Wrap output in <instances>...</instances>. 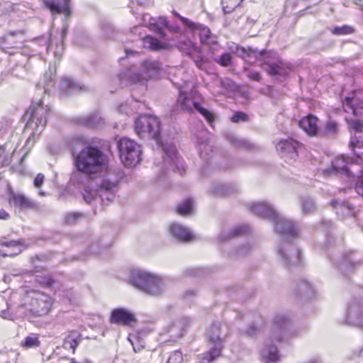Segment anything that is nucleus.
Instances as JSON below:
<instances>
[{
  "mask_svg": "<svg viewBox=\"0 0 363 363\" xmlns=\"http://www.w3.org/2000/svg\"><path fill=\"white\" fill-rule=\"evenodd\" d=\"M73 164L77 172L91 178L101 173L108 167L107 156L99 148L88 145L79 152L72 150Z\"/></svg>",
  "mask_w": 363,
  "mask_h": 363,
  "instance_id": "nucleus-1",
  "label": "nucleus"
},
{
  "mask_svg": "<svg viewBox=\"0 0 363 363\" xmlns=\"http://www.w3.org/2000/svg\"><path fill=\"white\" fill-rule=\"evenodd\" d=\"M45 95L38 101L34 102L26 113L28 121L24 130L30 131V136L26 141V146H33L36 136L44 130L47 123V117L50 111L48 105L44 104Z\"/></svg>",
  "mask_w": 363,
  "mask_h": 363,
  "instance_id": "nucleus-2",
  "label": "nucleus"
},
{
  "mask_svg": "<svg viewBox=\"0 0 363 363\" xmlns=\"http://www.w3.org/2000/svg\"><path fill=\"white\" fill-rule=\"evenodd\" d=\"M228 325L220 322L213 323L206 334L209 350L199 355L200 363H211L221 355L223 343L229 335Z\"/></svg>",
  "mask_w": 363,
  "mask_h": 363,
  "instance_id": "nucleus-3",
  "label": "nucleus"
},
{
  "mask_svg": "<svg viewBox=\"0 0 363 363\" xmlns=\"http://www.w3.org/2000/svg\"><path fill=\"white\" fill-rule=\"evenodd\" d=\"M130 281L135 288L152 296L162 295L167 287L162 277L141 269L132 272Z\"/></svg>",
  "mask_w": 363,
  "mask_h": 363,
  "instance_id": "nucleus-4",
  "label": "nucleus"
},
{
  "mask_svg": "<svg viewBox=\"0 0 363 363\" xmlns=\"http://www.w3.org/2000/svg\"><path fill=\"white\" fill-rule=\"evenodd\" d=\"M173 13L182 22L189 32L199 35L202 44L208 45L212 50H217L218 49L220 45L216 37L212 35L207 26L194 23L189 18L182 16L176 11H174Z\"/></svg>",
  "mask_w": 363,
  "mask_h": 363,
  "instance_id": "nucleus-5",
  "label": "nucleus"
},
{
  "mask_svg": "<svg viewBox=\"0 0 363 363\" xmlns=\"http://www.w3.org/2000/svg\"><path fill=\"white\" fill-rule=\"evenodd\" d=\"M118 148L121 160L125 167H134L140 162L141 147L134 140L123 138L118 143Z\"/></svg>",
  "mask_w": 363,
  "mask_h": 363,
  "instance_id": "nucleus-6",
  "label": "nucleus"
},
{
  "mask_svg": "<svg viewBox=\"0 0 363 363\" xmlns=\"http://www.w3.org/2000/svg\"><path fill=\"white\" fill-rule=\"evenodd\" d=\"M135 132L137 135L144 138L150 137L159 142L160 134V121L156 116L143 115L135 120Z\"/></svg>",
  "mask_w": 363,
  "mask_h": 363,
  "instance_id": "nucleus-7",
  "label": "nucleus"
},
{
  "mask_svg": "<svg viewBox=\"0 0 363 363\" xmlns=\"http://www.w3.org/2000/svg\"><path fill=\"white\" fill-rule=\"evenodd\" d=\"M162 72V65L158 61L145 60L141 66L140 72H128V76L133 84L145 85L148 79H156Z\"/></svg>",
  "mask_w": 363,
  "mask_h": 363,
  "instance_id": "nucleus-8",
  "label": "nucleus"
},
{
  "mask_svg": "<svg viewBox=\"0 0 363 363\" xmlns=\"http://www.w3.org/2000/svg\"><path fill=\"white\" fill-rule=\"evenodd\" d=\"M117 188L116 181H111L108 178H105L102 180L100 186H99L96 192L90 190H84L83 193V198L84 201L89 203L98 195L101 201L105 203L111 202L115 198L116 189Z\"/></svg>",
  "mask_w": 363,
  "mask_h": 363,
  "instance_id": "nucleus-9",
  "label": "nucleus"
},
{
  "mask_svg": "<svg viewBox=\"0 0 363 363\" xmlns=\"http://www.w3.org/2000/svg\"><path fill=\"white\" fill-rule=\"evenodd\" d=\"M162 149L165 154L163 165L161 167L162 174H164L166 171L171 168L173 172H177L182 175L185 172V165L183 160L178 156L175 146L172 144L162 145Z\"/></svg>",
  "mask_w": 363,
  "mask_h": 363,
  "instance_id": "nucleus-10",
  "label": "nucleus"
},
{
  "mask_svg": "<svg viewBox=\"0 0 363 363\" xmlns=\"http://www.w3.org/2000/svg\"><path fill=\"white\" fill-rule=\"evenodd\" d=\"M277 252L281 262L286 267L298 266L301 264L302 258L300 250L289 242H283L277 246Z\"/></svg>",
  "mask_w": 363,
  "mask_h": 363,
  "instance_id": "nucleus-11",
  "label": "nucleus"
},
{
  "mask_svg": "<svg viewBox=\"0 0 363 363\" xmlns=\"http://www.w3.org/2000/svg\"><path fill=\"white\" fill-rule=\"evenodd\" d=\"M357 164L354 158H350L345 155H340L335 158L332 162V168L327 169L323 171L325 176H330L333 174H342L347 176L354 177L355 174L352 172V169L348 165H354Z\"/></svg>",
  "mask_w": 363,
  "mask_h": 363,
  "instance_id": "nucleus-12",
  "label": "nucleus"
},
{
  "mask_svg": "<svg viewBox=\"0 0 363 363\" xmlns=\"http://www.w3.org/2000/svg\"><path fill=\"white\" fill-rule=\"evenodd\" d=\"M342 106L346 112L363 117V89L355 91L352 97H346Z\"/></svg>",
  "mask_w": 363,
  "mask_h": 363,
  "instance_id": "nucleus-13",
  "label": "nucleus"
},
{
  "mask_svg": "<svg viewBox=\"0 0 363 363\" xmlns=\"http://www.w3.org/2000/svg\"><path fill=\"white\" fill-rule=\"evenodd\" d=\"M300 146V143L298 141L289 138L279 141L277 144L276 148L282 157L290 162L291 160H294L298 156V150Z\"/></svg>",
  "mask_w": 363,
  "mask_h": 363,
  "instance_id": "nucleus-14",
  "label": "nucleus"
},
{
  "mask_svg": "<svg viewBox=\"0 0 363 363\" xmlns=\"http://www.w3.org/2000/svg\"><path fill=\"white\" fill-rule=\"evenodd\" d=\"M272 221L274 223L276 231L284 238H293L298 233V227L293 222L280 216L279 213Z\"/></svg>",
  "mask_w": 363,
  "mask_h": 363,
  "instance_id": "nucleus-15",
  "label": "nucleus"
},
{
  "mask_svg": "<svg viewBox=\"0 0 363 363\" xmlns=\"http://www.w3.org/2000/svg\"><path fill=\"white\" fill-rule=\"evenodd\" d=\"M290 320L286 315L280 314L277 315L272 324V337L277 342L283 341L284 336L288 333Z\"/></svg>",
  "mask_w": 363,
  "mask_h": 363,
  "instance_id": "nucleus-16",
  "label": "nucleus"
},
{
  "mask_svg": "<svg viewBox=\"0 0 363 363\" xmlns=\"http://www.w3.org/2000/svg\"><path fill=\"white\" fill-rule=\"evenodd\" d=\"M24 240H4L0 242V256L13 257L20 254L26 248Z\"/></svg>",
  "mask_w": 363,
  "mask_h": 363,
  "instance_id": "nucleus-17",
  "label": "nucleus"
},
{
  "mask_svg": "<svg viewBox=\"0 0 363 363\" xmlns=\"http://www.w3.org/2000/svg\"><path fill=\"white\" fill-rule=\"evenodd\" d=\"M136 321L135 315L128 309L118 308L113 309L110 317V322L123 326H130Z\"/></svg>",
  "mask_w": 363,
  "mask_h": 363,
  "instance_id": "nucleus-18",
  "label": "nucleus"
},
{
  "mask_svg": "<svg viewBox=\"0 0 363 363\" xmlns=\"http://www.w3.org/2000/svg\"><path fill=\"white\" fill-rule=\"evenodd\" d=\"M52 303V298L49 296L41 293L35 294L32 301L31 311L35 315L46 314L50 311Z\"/></svg>",
  "mask_w": 363,
  "mask_h": 363,
  "instance_id": "nucleus-19",
  "label": "nucleus"
},
{
  "mask_svg": "<svg viewBox=\"0 0 363 363\" xmlns=\"http://www.w3.org/2000/svg\"><path fill=\"white\" fill-rule=\"evenodd\" d=\"M346 322L349 325L358 326L363 329V308L359 302L354 301L350 303Z\"/></svg>",
  "mask_w": 363,
  "mask_h": 363,
  "instance_id": "nucleus-20",
  "label": "nucleus"
},
{
  "mask_svg": "<svg viewBox=\"0 0 363 363\" xmlns=\"http://www.w3.org/2000/svg\"><path fill=\"white\" fill-rule=\"evenodd\" d=\"M191 323V319L189 317H182L174 320L166 328V333L173 339L177 340L181 337L186 328Z\"/></svg>",
  "mask_w": 363,
  "mask_h": 363,
  "instance_id": "nucleus-21",
  "label": "nucleus"
},
{
  "mask_svg": "<svg viewBox=\"0 0 363 363\" xmlns=\"http://www.w3.org/2000/svg\"><path fill=\"white\" fill-rule=\"evenodd\" d=\"M9 203L18 211H26L35 207V203L21 193H15L12 190L9 191Z\"/></svg>",
  "mask_w": 363,
  "mask_h": 363,
  "instance_id": "nucleus-22",
  "label": "nucleus"
},
{
  "mask_svg": "<svg viewBox=\"0 0 363 363\" xmlns=\"http://www.w3.org/2000/svg\"><path fill=\"white\" fill-rule=\"evenodd\" d=\"M252 212L259 217L267 218L271 220L276 218L278 213L276 210L269 204L264 201L253 203L250 206Z\"/></svg>",
  "mask_w": 363,
  "mask_h": 363,
  "instance_id": "nucleus-23",
  "label": "nucleus"
},
{
  "mask_svg": "<svg viewBox=\"0 0 363 363\" xmlns=\"http://www.w3.org/2000/svg\"><path fill=\"white\" fill-rule=\"evenodd\" d=\"M143 23L151 30L155 32L160 36H164V32L162 26L168 27L167 21L165 18L161 17L158 19L145 14L143 18Z\"/></svg>",
  "mask_w": 363,
  "mask_h": 363,
  "instance_id": "nucleus-24",
  "label": "nucleus"
},
{
  "mask_svg": "<svg viewBox=\"0 0 363 363\" xmlns=\"http://www.w3.org/2000/svg\"><path fill=\"white\" fill-rule=\"evenodd\" d=\"M207 131L204 130L200 133V136L196 137L199 155L206 162L208 161L213 155L212 147L207 143Z\"/></svg>",
  "mask_w": 363,
  "mask_h": 363,
  "instance_id": "nucleus-25",
  "label": "nucleus"
},
{
  "mask_svg": "<svg viewBox=\"0 0 363 363\" xmlns=\"http://www.w3.org/2000/svg\"><path fill=\"white\" fill-rule=\"evenodd\" d=\"M235 50H233V47L230 48V50L234 52L238 57L249 62L251 59H254L255 60H257L265 52L264 50L259 51L257 48H253L251 47L246 48L242 46H239L238 45H235Z\"/></svg>",
  "mask_w": 363,
  "mask_h": 363,
  "instance_id": "nucleus-26",
  "label": "nucleus"
},
{
  "mask_svg": "<svg viewBox=\"0 0 363 363\" xmlns=\"http://www.w3.org/2000/svg\"><path fill=\"white\" fill-rule=\"evenodd\" d=\"M318 119L312 114L302 118L299 122V127L310 136H315L319 130L318 125Z\"/></svg>",
  "mask_w": 363,
  "mask_h": 363,
  "instance_id": "nucleus-27",
  "label": "nucleus"
},
{
  "mask_svg": "<svg viewBox=\"0 0 363 363\" xmlns=\"http://www.w3.org/2000/svg\"><path fill=\"white\" fill-rule=\"evenodd\" d=\"M169 232L177 240L180 242H189L194 239V234L187 228L180 224H172Z\"/></svg>",
  "mask_w": 363,
  "mask_h": 363,
  "instance_id": "nucleus-28",
  "label": "nucleus"
},
{
  "mask_svg": "<svg viewBox=\"0 0 363 363\" xmlns=\"http://www.w3.org/2000/svg\"><path fill=\"white\" fill-rule=\"evenodd\" d=\"M264 65L266 67H264V69L277 79L284 77L289 74V67L281 61L271 64L266 63Z\"/></svg>",
  "mask_w": 363,
  "mask_h": 363,
  "instance_id": "nucleus-29",
  "label": "nucleus"
},
{
  "mask_svg": "<svg viewBox=\"0 0 363 363\" xmlns=\"http://www.w3.org/2000/svg\"><path fill=\"white\" fill-rule=\"evenodd\" d=\"M70 0H44L45 6L52 13H64L67 17L70 13L69 3Z\"/></svg>",
  "mask_w": 363,
  "mask_h": 363,
  "instance_id": "nucleus-30",
  "label": "nucleus"
},
{
  "mask_svg": "<svg viewBox=\"0 0 363 363\" xmlns=\"http://www.w3.org/2000/svg\"><path fill=\"white\" fill-rule=\"evenodd\" d=\"M77 122L85 127L93 128H100L104 125V119L98 113L79 117Z\"/></svg>",
  "mask_w": 363,
  "mask_h": 363,
  "instance_id": "nucleus-31",
  "label": "nucleus"
},
{
  "mask_svg": "<svg viewBox=\"0 0 363 363\" xmlns=\"http://www.w3.org/2000/svg\"><path fill=\"white\" fill-rule=\"evenodd\" d=\"M250 231V227L247 225H239L235 226L230 231L223 230L218 237V240L225 242L233 238L238 237L247 233Z\"/></svg>",
  "mask_w": 363,
  "mask_h": 363,
  "instance_id": "nucleus-32",
  "label": "nucleus"
},
{
  "mask_svg": "<svg viewBox=\"0 0 363 363\" xmlns=\"http://www.w3.org/2000/svg\"><path fill=\"white\" fill-rule=\"evenodd\" d=\"M330 204L335 209L336 213L340 217L354 216L353 207L347 202L333 200Z\"/></svg>",
  "mask_w": 363,
  "mask_h": 363,
  "instance_id": "nucleus-33",
  "label": "nucleus"
},
{
  "mask_svg": "<svg viewBox=\"0 0 363 363\" xmlns=\"http://www.w3.org/2000/svg\"><path fill=\"white\" fill-rule=\"evenodd\" d=\"M349 146L356 155V157L354 158L355 162L360 164L362 162L360 156L363 155V139L361 135H352Z\"/></svg>",
  "mask_w": 363,
  "mask_h": 363,
  "instance_id": "nucleus-34",
  "label": "nucleus"
},
{
  "mask_svg": "<svg viewBox=\"0 0 363 363\" xmlns=\"http://www.w3.org/2000/svg\"><path fill=\"white\" fill-rule=\"evenodd\" d=\"M143 42L144 48L154 51L166 50L169 46L167 43H162L158 39L150 35L145 37Z\"/></svg>",
  "mask_w": 363,
  "mask_h": 363,
  "instance_id": "nucleus-35",
  "label": "nucleus"
},
{
  "mask_svg": "<svg viewBox=\"0 0 363 363\" xmlns=\"http://www.w3.org/2000/svg\"><path fill=\"white\" fill-rule=\"evenodd\" d=\"M262 356L266 360L264 363H277L280 360L277 349L273 345H266L262 350Z\"/></svg>",
  "mask_w": 363,
  "mask_h": 363,
  "instance_id": "nucleus-36",
  "label": "nucleus"
},
{
  "mask_svg": "<svg viewBox=\"0 0 363 363\" xmlns=\"http://www.w3.org/2000/svg\"><path fill=\"white\" fill-rule=\"evenodd\" d=\"M56 67L55 66H50L49 67V71L46 72L44 75L45 79V86H42L40 84L37 85V89L39 91H43V93L46 94L48 91H49L50 89L52 87L54 84V77L55 76Z\"/></svg>",
  "mask_w": 363,
  "mask_h": 363,
  "instance_id": "nucleus-37",
  "label": "nucleus"
},
{
  "mask_svg": "<svg viewBox=\"0 0 363 363\" xmlns=\"http://www.w3.org/2000/svg\"><path fill=\"white\" fill-rule=\"evenodd\" d=\"M196 103H197V101H194L191 99L189 98L186 94L180 92L177 99V106L182 110L191 113L192 112L193 107L194 108V104Z\"/></svg>",
  "mask_w": 363,
  "mask_h": 363,
  "instance_id": "nucleus-38",
  "label": "nucleus"
},
{
  "mask_svg": "<svg viewBox=\"0 0 363 363\" xmlns=\"http://www.w3.org/2000/svg\"><path fill=\"white\" fill-rule=\"evenodd\" d=\"M296 293L300 296L311 298L315 294V289L311 284L306 280L301 281L296 287Z\"/></svg>",
  "mask_w": 363,
  "mask_h": 363,
  "instance_id": "nucleus-39",
  "label": "nucleus"
},
{
  "mask_svg": "<svg viewBox=\"0 0 363 363\" xmlns=\"http://www.w3.org/2000/svg\"><path fill=\"white\" fill-rule=\"evenodd\" d=\"M61 89L63 91L68 94L75 91H80L82 89V87L71 78L64 77L61 82Z\"/></svg>",
  "mask_w": 363,
  "mask_h": 363,
  "instance_id": "nucleus-40",
  "label": "nucleus"
},
{
  "mask_svg": "<svg viewBox=\"0 0 363 363\" xmlns=\"http://www.w3.org/2000/svg\"><path fill=\"white\" fill-rule=\"evenodd\" d=\"M193 208L194 200L189 198L178 206L177 213L182 216H186L192 213Z\"/></svg>",
  "mask_w": 363,
  "mask_h": 363,
  "instance_id": "nucleus-41",
  "label": "nucleus"
},
{
  "mask_svg": "<svg viewBox=\"0 0 363 363\" xmlns=\"http://www.w3.org/2000/svg\"><path fill=\"white\" fill-rule=\"evenodd\" d=\"M243 0H221V5L225 13H230L238 8Z\"/></svg>",
  "mask_w": 363,
  "mask_h": 363,
  "instance_id": "nucleus-42",
  "label": "nucleus"
},
{
  "mask_svg": "<svg viewBox=\"0 0 363 363\" xmlns=\"http://www.w3.org/2000/svg\"><path fill=\"white\" fill-rule=\"evenodd\" d=\"M40 342L38 337L35 334H31L27 336L24 341L21 344V347L26 349L38 347L40 346Z\"/></svg>",
  "mask_w": 363,
  "mask_h": 363,
  "instance_id": "nucleus-43",
  "label": "nucleus"
},
{
  "mask_svg": "<svg viewBox=\"0 0 363 363\" xmlns=\"http://www.w3.org/2000/svg\"><path fill=\"white\" fill-rule=\"evenodd\" d=\"M194 108L205 118L211 125H212L214 121V115L213 113L203 107L199 102L194 104Z\"/></svg>",
  "mask_w": 363,
  "mask_h": 363,
  "instance_id": "nucleus-44",
  "label": "nucleus"
},
{
  "mask_svg": "<svg viewBox=\"0 0 363 363\" xmlns=\"http://www.w3.org/2000/svg\"><path fill=\"white\" fill-rule=\"evenodd\" d=\"M352 256V254H348L342 257L341 262L338 264V267L341 270L350 271L354 267V263Z\"/></svg>",
  "mask_w": 363,
  "mask_h": 363,
  "instance_id": "nucleus-45",
  "label": "nucleus"
},
{
  "mask_svg": "<svg viewBox=\"0 0 363 363\" xmlns=\"http://www.w3.org/2000/svg\"><path fill=\"white\" fill-rule=\"evenodd\" d=\"M349 128L354 132V135L361 134L363 130V123L357 119H346Z\"/></svg>",
  "mask_w": 363,
  "mask_h": 363,
  "instance_id": "nucleus-46",
  "label": "nucleus"
},
{
  "mask_svg": "<svg viewBox=\"0 0 363 363\" xmlns=\"http://www.w3.org/2000/svg\"><path fill=\"white\" fill-rule=\"evenodd\" d=\"M228 140L234 145L245 148H251L252 145L245 140L240 139L235 135L230 134L228 135Z\"/></svg>",
  "mask_w": 363,
  "mask_h": 363,
  "instance_id": "nucleus-47",
  "label": "nucleus"
},
{
  "mask_svg": "<svg viewBox=\"0 0 363 363\" xmlns=\"http://www.w3.org/2000/svg\"><path fill=\"white\" fill-rule=\"evenodd\" d=\"M214 61L222 67H228L232 64V55L230 52H224Z\"/></svg>",
  "mask_w": 363,
  "mask_h": 363,
  "instance_id": "nucleus-48",
  "label": "nucleus"
},
{
  "mask_svg": "<svg viewBox=\"0 0 363 363\" xmlns=\"http://www.w3.org/2000/svg\"><path fill=\"white\" fill-rule=\"evenodd\" d=\"M79 345V342L77 337L72 335H68L64 340L63 347L65 349H71L72 353L75 352V350Z\"/></svg>",
  "mask_w": 363,
  "mask_h": 363,
  "instance_id": "nucleus-49",
  "label": "nucleus"
},
{
  "mask_svg": "<svg viewBox=\"0 0 363 363\" xmlns=\"http://www.w3.org/2000/svg\"><path fill=\"white\" fill-rule=\"evenodd\" d=\"M332 33L336 35H343L352 34L354 33V29L349 26H342L340 27H335L332 30Z\"/></svg>",
  "mask_w": 363,
  "mask_h": 363,
  "instance_id": "nucleus-50",
  "label": "nucleus"
},
{
  "mask_svg": "<svg viewBox=\"0 0 363 363\" xmlns=\"http://www.w3.org/2000/svg\"><path fill=\"white\" fill-rule=\"evenodd\" d=\"M315 208L313 201L311 199H305L302 202V210L304 213H312Z\"/></svg>",
  "mask_w": 363,
  "mask_h": 363,
  "instance_id": "nucleus-51",
  "label": "nucleus"
},
{
  "mask_svg": "<svg viewBox=\"0 0 363 363\" xmlns=\"http://www.w3.org/2000/svg\"><path fill=\"white\" fill-rule=\"evenodd\" d=\"M183 355L180 350H175L172 352L166 363H182Z\"/></svg>",
  "mask_w": 363,
  "mask_h": 363,
  "instance_id": "nucleus-52",
  "label": "nucleus"
},
{
  "mask_svg": "<svg viewBox=\"0 0 363 363\" xmlns=\"http://www.w3.org/2000/svg\"><path fill=\"white\" fill-rule=\"evenodd\" d=\"M82 215L79 213H69L65 217V221L68 225L77 223L81 218Z\"/></svg>",
  "mask_w": 363,
  "mask_h": 363,
  "instance_id": "nucleus-53",
  "label": "nucleus"
},
{
  "mask_svg": "<svg viewBox=\"0 0 363 363\" xmlns=\"http://www.w3.org/2000/svg\"><path fill=\"white\" fill-rule=\"evenodd\" d=\"M101 29L102 31L104 32V35L105 38H108L112 37V34L114 32V28L111 23L108 22H102Z\"/></svg>",
  "mask_w": 363,
  "mask_h": 363,
  "instance_id": "nucleus-54",
  "label": "nucleus"
},
{
  "mask_svg": "<svg viewBox=\"0 0 363 363\" xmlns=\"http://www.w3.org/2000/svg\"><path fill=\"white\" fill-rule=\"evenodd\" d=\"M337 131V124L333 121H329L325 125V132L327 135H335Z\"/></svg>",
  "mask_w": 363,
  "mask_h": 363,
  "instance_id": "nucleus-55",
  "label": "nucleus"
},
{
  "mask_svg": "<svg viewBox=\"0 0 363 363\" xmlns=\"http://www.w3.org/2000/svg\"><path fill=\"white\" fill-rule=\"evenodd\" d=\"M247 118V116L245 113L238 111L231 117V121L233 123H238L240 121H245Z\"/></svg>",
  "mask_w": 363,
  "mask_h": 363,
  "instance_id": "nucleus-56",
  "label": "nucleus"
},
{
  "mask_svg": "<svg viewBox=\"0 0 363 363\" xmlns=\"http://www.w3.org/2000/svg\"><path fill=\"white\" fill-rule=\"evenodd\" d=\"M194 62L198 68L200 69H203V66L207 62V60L203 56L198 55L196 58L194 59Z\"/></svg>",
  "mask_w": 363,
  "mask_h": 363,
  "instance_id": "nucleus-57",
  "label": "nucleus"
},
{
  "mask_svg": "<svg viewBox=\"0 0 363 363\" xmlns=\"http://www.w3.org/2000/svg\"><path fill=\"white\" fill-rule=\"evenodd\" d=\"M251 250V245L250 244H246L243 246H241L239 247V249L237 250L235 255L236 256H242L245 255H247L250 250Z\"/></svg>",
  "mask_w": 363,
  "mask_h": 363,
  "instance_id": "nucleus-58",
  "label": "nucleus"
},
{
  "mask_svg": "<svg viewBox=\"0 0 363 363\" xmlns=\"http://www.w3.org/2000/svg\"><path fill=\"white\" fill-rule=\"evenodd\" d=\"M355 191L359 196L363 197V176L359 177L356 182Z\"/></svg>",
  "mask_w": 363,
  "mask_h": 363,
  "instance_id": "nucleus-59",
  "label": "nucleus"
},
{
  "mask_svg": "<svg viewBox=\"0 0 363 363\" xmlns=\"http://www.w3.org/2000/svg\"><path fill=\"white\" fill-rule=\"evenodd\" d=\"M179 48L181 50L185 51L187 54H189L191 50L194 48V45H193L192 42L188 40L187 42L181 43L179 45Z\"/></svg>",
  "mask_w": 363,
  "mask_h": 363,
  "instance_id": "nucleus-60",
  "label": "nucleus"
},
{
  "mask_svg": "<svg viewBox=\"0 0 363 363\" xmlns=\"http://www.w3.org/2000/svg\"><path fill=\"white\" fill-rule=\"evenodd\" d=\"M213 194L219 196L225 195L228 194V189L225 185H220L214 188Z\"/></svg>",
  "mask_w": 363,
  "mask_h": 363,
  "instance_id": "nucleus-61",
  "label": "nucleus"
},
{
  "mask_svg": "<svg viewBox=\"0 0 363 363\" xmlns=\"http://www.w3.org/2000/svg\"><path fill=\"white\" fill-rule=\"evenodd\" d=\"M44 180H45V177L43 174H38L37 176L35 177V179H34V185L35 187L37 188H39L40 187L43 182H44Z\"/></svg>",
  "mask_w": 363,
  "mask_h": 363,
  "instance_id": "nucleus-62",
  "label": "nucleus"
},
{
  "mask_svg": "<svg viewBox=\"0 0 363 363\" xmlns=\"http://www.w3.org/2000/svg\"><path fill=\"white\" fill-rule=\"evenodd\" d=\"M247 77L253 81L259 82L261 80V76L259 73L256 71L249 70Z\"/></svg>",
  "mask_w": 363,
  "mask_h": 363,
  "instance_id": "nucleus-63",
  "label": "nucleus"
},
{
  "mask_svg": "<svg viewBox=\"0 0 363 363\" xmlns=\"http://www.w3.org/2000/svg\"><path fill=\"white\" fill-rule=\"evenodd\" d=\"M258 329L255 325H251L246 331V335L253 336L257 334Z\"/></svg>",
  "mask_w": 363,
  "mask_h": 363,
  "instance_id": "nucleus-64",
  "label": "nucleus"
}]
</instances>
